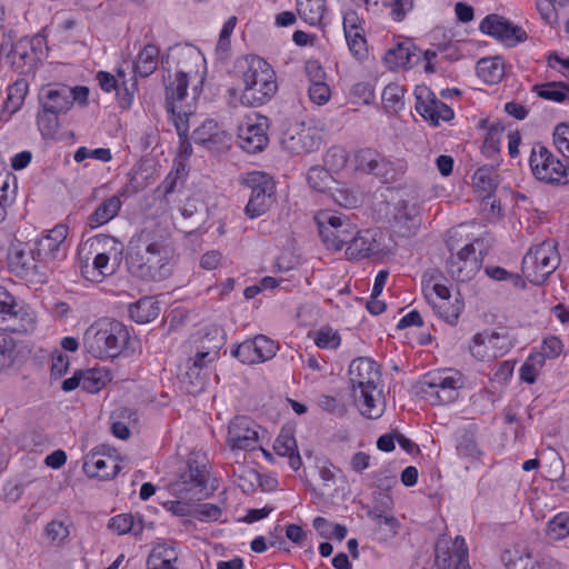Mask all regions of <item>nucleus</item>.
<instances>
[{"instance_id":"nucleus-1","label":"nucleus","mask_w":569,"mask_h":569,"mask_svg":"<svg viewBox=\"0 0 569 569\" xmlns=\"http://www.w3.org/2000/svg\"><path fill=\"white\" fill-rule=\"evenodd\" d=\"M129 271L143 281L160 282L168 279L176 264L174 250L143 229L129 241L127 252Z\"/></svg>"},{"instance_id":"nucleus-2","label":"nucleus","mask_w":569,"mask_h":569,"mask_svg":"<svg viewBox=\"0 0 569 569\" xmlns=\"http://www.w3.org/2000/svg\"><path fill=\"white\" fill-rule=\"evenodd\" d=\"M348 376L360 413L369 419L380 418L386 403L378 388L381 378L378 363L369 358H357L351 361Z\"/></svg>"},{"instance_id":"nucleus-3","label":"nucleus","mask_w":569,"mask_h":569,"mask_svg":"<svg viewBox=\"0 0 569 569\" xmlns=\"http://www.w3.org/2000/svg\"><path fill=\"white\" fill-rule=\"evenodd\" d=\"M178 70L173 79L169 74V81L166 84V109L174 124L179 137L188 133L189 131V113L182 108L178 107L181 102L189 86V77L193 73L191 64H198L201 60L200 53L192 48L181 49L179 52ZM197 73V71H194Z\"/></svg>"},{"instance_id":"nucleus-4","label":"nucleus","mask_w":569,"mask_h":569,"mask_svg":"<svg viewBox=\"0 0 569 569\" xmlns=\"http://www.w3.org/2000/svg\"><path fill=\"white\" fill-rule=\"evenodd\" d=\"M130 342V332L120 321L101 318L83 333L84 350L97 359H112L120 356Z\"/></svg>"},{"instance_id":"nucleus-5","label":"nucleus","mask_w":569,"mask_h":569,"mask_svg":"<svg viewBox=\"0 0 569 569\" xmlns=\"http://www.w3.org/2000/svg\"><path fill=\"white\" fill-rule=\"evenodd\" d=\"M242 72L243 89L240 102L246 107H259L272 99L278 91L276 71L264 59L258 56L246 58Z\"/></svg>"},{"instance_id":"nucleus-6","label":"nucleus","mask_w":569,"mask_h":569,"mask_svg":"<svg viewBox=\"0 0 569 569\" xmlns=\"http://www.w3.org/2000/svg\"><path fill=\"white\" fill-rule=\"evenodd\" d=\"M462 386L461 376L457 371L443 370L426 373L419 381L421 397L432 406L453 402Z\"/></svg>"},{"instance_id":"nucleus-7","label":"nucleus","mask_w":569,"mask_h":569,"mask_svg":"<svg viewBox=\"0 0 569 569\" xmlns=\"http://www.w3.org/2000/svg\"><path fill=\"white\" fill-rule=\"evenodd\" d=\"M560 260L555 240L543 241L525 254L522 273L531 283L540 286L558 268Z\"/></svg>"},{"instance_id":"nucleus-8","label":"nucleus","mask_w":569,"mask_h":569,"mask_svg":"<svg viewBox=\"0 0 569 569\" xmlns=\"http://www.w3.org/2000/svg\"><path fill=\"white\" fill-rule=\"evenodd\" d=\"M243 187L250 190L244 214L256 219L267 213L276 203V181L271 176L261 171L248 172L242 179Z\"/></svg>"},{"instance_id":"nucleus-9","label":"nucleus","mask_w":569,"mask_h":569,"mask_svg":"<svg viewBox=\"0 0 569 569\" xmlns=\"http://www.w3.org/2000/svg\"><path fill=\"white\" fill-rule=\"evenodd\" d=\"M315 220L322 242L329 250H341L356 233L357 226L343 213L320 210Z\"/></svg>"},{"instance_id":"nucleus-10","label":"nucleus","mask_w":569,"mask_h":569,"mask_svg":"<svg viewBox=\"0 0 569 569\" xmlns=\"http://www.w3.org/2000/svg\"><path fill=\"white\" fill-rule=\"evenodd\" d=\"M209 471L207 465L194 457H189L178 479L171 483V490L180 499L201 500L208 496Z\"/></svg>"},{"instance_id":"nucleus-11","label":"nucleus","mask_w":569,"mask_h":569,"mask_svg":"<svg viewBox=\"0 0 569 569\" xmlns=\"http://www.w3.org/2000/svg\"><path fill=\"white\" fill-rule=\"evenodd\" d=\"M529 166L536 179L548 184H568L569 166H565L545 146L537 143L531 150Z\"/></svg>"},{"instance_id":"nucleus-12","label":"nucleus","mask_w":569,"mask_h":569,"mask_svg":"<svg viewBox=\"0 0 569 569\" xmlns=\"http://www.w3.org/2000/svg\"><path fill=\"white\" fill-rule=\"evenodd\" d=\"M37 262L39 261L33 260L32 248L28 243L20 240L10 243L7 267L12 274L29 282L44 283L47 274L40 271Z\"/></svg>"},{"instance_id":"nucleus-13","label":"nucleus","mask_w":569,"mask_h":569,"mask_svg":"<svg viewBox=\"0 0 569 569\" xmlns=\"http://www.w3.org/2000/svg\"><path fill=\"white\" fill-rule=\"evenodd\" d=\"M456 234V230H450L448 232V239L446 240L447 247L451 252L447 261V269L453 279L460 282H467L478 273L482 260L477 257L473 243H467L453 253L457 248L453 242Z\"/></svg>"},{"instance_id":"nucleus-14","label":"nucleus","mask_w":569,"mask_h":569,"mask_svg":"<svg viewBox=\"0 0 569 569\" xmlns=\"http://www.w3.org/2000/svg\"><path fill=\"white\" fill-rule=\"evenodd\" d=\"M269 119L266 116L253 114L238 127V144L248 153L262 151L268 142Z\"/></svg>"},{"instance_id":"nucleus-15","label":"nucleus","mask_w":569,"mask_h":569,"mask_svg":"<svg viewBox=\"0 0 569 569\" xmlns=\"http://www.w3.org/2000/svg\"><path fill=\"white\" fill-rule=\"evenodd\" d=\"M281 144L290 153H310L319 149L321 137L315 128L300 123L289 127L282 133Z\"/></svg>"},{"instance_id":"nucleus-16","label":"nucleus","mask_w":569,"mask_h":569,"mask_svg":"<svg viewBox=\"0 0 569 569\" xmlns=\"http://www.w3.org/2000/svg\"><path fill=\"white\" fill-rule=\"evenodd\" d=\"M278 345L264 335L247 339L231 350V355L242 363L253 365L264 362L277 353Z\"/></svg>"},{"instance_id":"nucleus-17","label":"nucleus","mask_w":569,"mask_h":569,"mask_svg":"<svg viewBox=\"0 0 569 569\" xmlns=\"http://www.w3.org/2000/svg\"><path fill=\"white\" fill-rule=\"evenodd\" d=\"M258 441L257 425L250 418L238 416L230 421L227 445L232 451L254 450L258 447Z\"/></svg>"},{"instance_id":"nucleus-18","label":"nucleus","mask_w":569,"mask_h":569,"mask_svg":"<svg viewBox=\"0 0 569 569\" xmlns=\"http://www.w3.org/2000/svg\"><path fill=\"white\" fill-rule=\"evenodd\" d=\"M479 29L481 32L506 43L508 47H513L527 39V33L521 27L512 24L509 20L498 14L485 17L480 22Z\"/></svg>"},{"instance_id":"nucleus-19","label":"nucleus","mask_w":569,"mask_h":569,"mask_svg":"<svg viewBox=\"0 0 569 569\" xmlns=\"http://www.w3.org/2000/svg\"><path fill=\"white\" fill-rule=\"evenodd\" d=\"M68 236L66 224H57L47 234L36 240L32 247L33 260L49 263L64 256L62 252L63 243Z\"/></svg>"},{"instance_id":"nucleus-20","label":"nucleus","mask_w":569,"mask_h":569,"mask_svg":"<svg viewBox=\"0 0 569 569\" xmlns=\"http://www.w3.org/2000/svg\"><path fill=\"white\" fill-rule=\"evenodd\" d=\"M381 232L379 229H356L352 239L346 244V257L348 260H360L383 251L380 242Z\"/></svg>"},{"instance_id":"nucleus-21","label":"nucleus","mask_w":569,"mask_h":569,"mask_svg":"<svg viewBox=\"0 0 569 569\" xmlns=\"http://www.w3.org/2000/svg\"><path fill=\"white\" fill-rule=\"evenodd\" d=\"M219 353L218 346H214L208 350H198L193 358L189 359L188 369L186 371V378L189 379V383L193 386V389L189 392H198L203 390L207 385V375L202 373L207 369L209 363H212Z\"/></svg>"},{"instance_id":"nucleus-22","label":"nucleus","mask_w":569,"mask_h":569,"mask_svg":"<svg viewBox=\"0 0 569 569\" xmlns=\"http://www.w3.org/2000/svg\"><path fill=\"white\" fill-rule=\"evenodd\" d=\"M71 87L66 84H48L41 89L40 102L46 111L66 113L70 109Z\"/></svg>"},{"instance_id":"nucleus-23","label":"nucleus","mask_w":569,"mask_h":569,"mask_svg":"<svg viewBox=\"0 0 569 569\" xmlns=\"http://www.w3.org/2000/svg\"><path fill=\"white\" fill-rule=\"evenodd\" d=\"M416 111L432 124H439V121H449L453 118V110L435 94L429 100L422 98V91L416 93Z\"/></svg>"},{"instance_id":"nucleus-24","label":"nucleus","mask_w":569,"mask_h":569,"mask_svg":"<svg viewBox=\"0 0 569 569\" xmlns=\"http://www.w3.org/2000/svg\"><path fill=\"white\" fill-rule=\"evenodd\" d=\"M82 469L88 477L107 480L120 471V466L111 457H104L99 451L92 450L86 457Z\"/></svg>"},{"instance_id":"nucleus-25","label":"nucleus","mask_w":569,"mask_h":569,"mask_svg":"<svg viewBox=\"0 0 569 569\" xmlns=\"http://www.w3.org/2000/svg\"><path fill=\"white\" fill-rule=\"evenodd\" d=\"M420 60V51L411 42H399L385 54L390 69H410Z\"/></svg>"},{"instance_id":"nucleus-26","label":"nucleus","mask_w":569,"mask_h":569,"mask_svg":"<svg viewBox=\"0 0 569 569\" xmlns=\"http://www.w3.org/2000/svg\"><path fill=\"white\" fill-rule=\"evenodd\" d=\"M7 60L18 73L26 74L30 72L33 67V53L31 52L30 42L20 40L11 44Z\"/></svg>"},{"instance_id":"nucleus-27","label":"nucleus","mask_w":569,"mask_h":569,"mask_svg":"<svg viewBox=\"0 0 569 569\" xmlns=\"http://www.w3.org/2000/svg\"><path fill=\"white\" fill-rule=\"evenodd\" d=\"M96 256L92 263L88 260L81 261L80 270L84 279L91 282H101L107 276H111L114 272V268L110 266V257L104 253L94 251Z\"/></svg>"},{"instance_id":"nucleus-28","label":"nucleus","mask_w":569,"mask_h":569,"mask_svg":"<svg viewBox=\"0 0 569 569\" xmlns=\"http://www.w3.org/2000/svg\"><path fill=\"white\" fill-rule=\"evenodd\" d=\"M273 449L278 456L288 457L289 465L298 470L302 460L298 451L296 438L290 429H282L274 440Z\"/></svg>"},{"instance_id":"nucleus-29","label":"nucleus","mask_w":569,"mask_h":569,"mask_svg":"<svg viewBox=\"0 0 569 569\" xmlns=\"http://www.w3.org/2000/svg\"><path fill=\"white\" fill-rule=\"evenodd\" d=\"M122 202L119 196H111L103 200L88 218V224L91 229L101 227L118 216Z\"/></svg>"},{"instance_id":"nucleus-30","label":"nucleus","mask_w":569,"mask_h":569,"mask_svg":"<svg viewBox=\"0 0 569 569\" xmlns=\"http://www.w3.org/2000/svg\"><path fill=\"white\" fill-rule=\"evenodd\" d=\"M178 559L176 548L159 543L152 548L147 559L148 569H178L173 563Z\"/></svg>"},{"instance_id":"nucleus-31","label":"nucleus","mask_w":569,"mask_h":569,"mask_svg":"<svg viewBox=\"0 0 569 569\" xmlns=\"http://www.w3.org/2000/svg\"><path fill=\"white\" fill-rule=\"evenodd\" d=\"M467 549L451 551L449 542L439 540L435 548L436 565L439 569H459V563L465 560Z\"/></svg>"},{"instance_id":"nucleus-32","label":"nucleus","mask_w":569,"mask_h":569,"mask_svg":"<svg viewBox=\"0 0 569 569\" xmlns=\"http://www.w3.org/2000/svg\"><path fill=\"white\" fill-rule=\"evenodd\" d=\"M36 327V317L33 312L24 306H20L14 310L11 319L6 321L1 328L13 333H28Z\"/></svg>"},{"instance_id":"nucleus-33","label":"nucleus","mask_w":569,"mask_h":569,"mask_svg":"<svg viewBox=\"0 0 569 569\" xmlns=\"http://www.w3.org/2000/svg\"><path fill=\"white\" fill-rule=\"evenodd\" d=\"M477 74L483 82L496 84L505 76V66L500 57L482 58L476 66Z\"/></svg>"},{"instance_id":"nucleus-34","label":"nucleus","mask_w":569,"mask_h":569,"mask_svg":"<svg viewBox=\"0 0 569 569\" xmlns=\"http://www.w3.org/2000/svg\"><path fill=\"white\" fill-rule=\"evenodd\" d=\"M224 131L221 130L214 120H206L200 127L193 130L194 143L212 148L222 142Z\"/></svg>"},{"instance_id":"nucleus-35","label":"nucleus","mask_w":569,"mask_h":569,"mask_svg":"<svg viewBox=\"0 0 569 569\" xmlns=\"http://www.w3.org/2000/svg\"><path fill=\"white\" fill-rule=\"evenodd\" d=\"M159 53L160 50L157 46L146 44L133 62L134 72L143 78L152 74L158 67Z\"/></svg>"},{"instance_id":"nucleus-36","label":"nucleus","mask_w":569,"mask_h":569,"mask_svg":"<svg viewBox=\"0 0 569 569\" xmlns=\"http://www.w3.org/2000/svg\"><path fill=\"white\" fill-rule=\"evenodd\" d=\"M108 528L117 535L131 533L138 537L144 529V522L141 517L136 518L131 513H121L109 520Z\"/></svg>"},{"instance_id":"nucleus-37","label":"nucleus","mask_w":569,"mask_h":569,"mask_svg":"<svg viewBox=\"0 0 569 569\" xmlns=\"http://www.w3.org/2000/svg\"><path fill=\"white\" fill-rule=\"evenodd\" d=\"M160 308L157 301L151 297H144L129 306L130 318L140 325L148 323L156 319Z\"/></svg>"},{"instance_id":"nucleus-38","label":"nucleus","mask_w":569,"mask_h":569,"mask_svg":"<svg viewBox=\"0 0 569 569\" xmlns=\"http://www.w3.org/2000/svg\"><path fill=\"white\" fill-rule=\"evenodd\" d=\"M498 174L492 168L481 167L473 174L476 189L483 193L482 201L490 200L498 187Z\"/></svg>"},{"instance_id":"nucleus-39","label":"nucleus","mask_w":569,"mask_h":569,"mask_svg":"<svg viewBox=\"0 0 569 569\" xmlns=\"http://www.w3.org/2000/svg\"><path fill=\"white\" fill-rule=\"evenodd\" d=\"M327 0H297L298 12L310 26H319L326 12Z\"/></svg>"},{"instance_id":"nucleus-40","label":"nucleus","mask_w":569,"mask_h":569,"mask_svg":"<svg viewBox=\"0 0 569 569\" xmlns=\"http://www.w3.org/2000/svg\"><path fill=\"white\" fill-rule=\"evenodd\" d=\"M87 244L90 247V251H99V253H104L110 258H118L122 253V246L112 236L109 234H97L90 239H88Z\"/></svg>"},{"instance_id":"nucleus-41","label":"nucleus","mask_w":569,"mask_h":569,"mask_svg":"<svg viewBox=\"0 0 569 569\" xmlns=\"http://www.w3.org/2000/svg\"><path fill=\"white\" fill-rule=\"evenodd\" d=\"M429 305L436 311V313L449 325H456L458 318L463 309V302L460 299H456L455 302L450 300L436 301L429 299Z\"/></svg>"},{"instance_id":"nucleus-42","label":"nucleus","mask_w":569,"mask_h":569,"mask_svg":"<svg viewBox=\"0 0 569 569\" xmlns=\"http://www.w3.org/2000/svg\"><path fill=\"white\" fill-rule=\"evenodd\" d=\"M532 91L545 100L563 102L568 99L569 86L563 82H546L542 84H535Z\"/></svg>"},{"instance_id":"nucleus-43","label":"nucleus","mask_w":569,"mask_h":569,"mask_svg":"<svg viewBox=\"0 0 569 569\" xmlns=\"http://www.w3.org/2000/svg\"><path fill=\"white\" fill-rule=\"evenodd\" d=\"M405 91L403 87L398 83H389L385 87L381 99L383 107L388 112L398 113L403 109Z\"/></svg>"},{"instance_id":"nucleus-44","label":"nucleus","mask_w":569,"mask_h":569,"mask_svg":"<svg viewBox=\"0 0 569 569\" xmlns=\"http://www.w3.org/2000/svg\"><path fill=\"white\" fill-rule=\"evenodd\" d=\"M438 274V271L432 270L423 276V291L428 301L429 299H432V293L437 296V301L450 299V291L448 287L438 282H433Z\"/></svg>"},{"instance_id":"nucleus-45","label":"nucleus","mask_w":569,"mask_h":569,"mask_svg":"<svg viewBox=\"0 0 569 569\" xmlns=\"http://www.w3.org/2000/svg\"><path fill=\"white\" fill-rule=\"evenodd\" d=\"M547 535L558 541L569 536V513L559 512L548 521Z\"/></svg>"},{"instance_id":"nucleus-46","label":"nucleus","mask_w":569,"mask_h":569,"mask_svg":"<svg viewBox=\"0 0 569 569\" xmlns=\"http://www.w3.org/2000/svg\"><path fill=\"white\" fill-rule=\"evenodd\" d=\"M307 181L309 186L319 192H325L333 181L332 176L322 167L315 166L308 170Z\"/></svg>"},{"instance_id":"nucleus-47","label":"nucleus","mask_w":569,"mask_h":569,"mask_svg":"<svg viewBox=\"0 0 569 569\" xmlns=\"http://www.w3.org/2000/svg\"><path fill=\"white\" fill-rule=\"evenodd\" d=\"M28 91V84L24 80L16 81L8 88V96L6 99V108L11 112H16L23 103L24 97Z\"/></svg>"},{"instance_id":"nucleus-48","label":"nucleus","mask_w":569,"mask_h":569,"mask_svg":"<svg viewBox=\"0 0 569 569\" xmlns=\"http://www.w3.org/2000/svg\"><path fill=\"white\" fill-rule=\"evenodd\" d=\"M59 114L58 112L46 111L43 108L38 113L37 123L42 137L52 138L56 136L59 128Z\"/></svg>"},{"instance_id":"nucleus-49","label":"nucleus","mask_w":569,"mask_h":569,"mask_svg":"<svg viewBox=\"0 0 569 569\" xmlns=\"http://www.w3.org/2000/svg\"><path fill=\"white\" fill-rule=\"evenodd\" d=\"M380 152L371 148H363L355 153L356 169L371 174Z\"/></svg>"},{"instance_id":"nucleus-50","label":"nucleus","mask_w":569,"mask_h":569,"mask_svg":"<svg viewBox=\"0 0 569 569\" xmlns=\"http://www.w3.org/2000/svg\"><path fill=\"white\" fill-rule=\"evenodd\" d=\"M395 222L398 224L399 232L402 236L411 234L418 227V220L411 211H408L407 204H402L398 208V211L395 214Z\"/></svg>"},{"instance_id":"nucleus-51","label":"nucleus","mask_w":569,"mask_h":569,"mask_svg":"<svg viewBox=\"0 0 569 569\" xmlns=\"http://www.w3.org/2000/svg\"><path fill=\"white\" fill-rule=\"evenodd\" d=\"M107 380L108 375L99 369L84 371L82 389L89 393H96L106 386Z\"/></svg>"},{"instance_id":"nucleus-52","label":"nucleus","mask_w":569,"mask_h":569,"mask_svg":"<svg viewBox=\"0 0 569 569\" xmlns=\"http://www.w3.org/2000/svg\"><path fill=\"white\" fill-rule=\"evenodd\" d=\"M19 307L16 297L6 288L0 287V328L11 319L12 313Z\"/></svg>"},{"instance_id":"nucleus-53","label":"nucleus","mask_w":569,"mask_h":569,"mask_svg":"<svg viewBox=\"0 0 569 569\" xmlns=\"http://www.w3.org/2000/svg\"><path fill=\"white\" fill-rule=\"evenodd\" d=\"M486 274L496 281H507L509 280L513 287L523 289L526 287V282L518 273H512L501 267H487L485 269Z\"/></svg>"},{"instance_id":"nucleus-54","label":"nucleus","mask_w":569,"mask_h":569,"mask_svg":"<svg viewBox=\"0 0 569 569\" xmlns=\"http://www.w3.org/2000/svg\"><path fill=\"white\" fill-rule=\"evenodd\" d=\"M348 48L352 56L358 60H362L368 54L367 40L365 31L345 34Z\"/></svg>"},{"instance_id":"nucleus-55","label":"nucleus","mask_w":569,"mask_h":569,"mask_svg":"<svg viewBox=\"0 0 569 569\" xmlns=\"http://www.w3.org/2000/svg\"><path fill=\"white\" fill-rule=\"evenodd\" d=\"M371 174H375L376 177L381 178L388 182L396 180L398 170L392 161L388 160L380 153Z\"/></svg>"},{"instance_id":"nucleus-56","label":"nucleus","mask_w":569,"mask_h":569,"mask_svg":"<svg viewBox=\"0 0 569 569\" xmlns=\"http://www.w3.org/2000/svg\"><path fill=\"white\" fill-rule=\"evenodd\" d=\"M14 349V340L6 333H0V371L13 362Z\"/></svg>"},{"instance_id":"nucleus-57","label":"nucleus","mask_w":569,"mask_h":569,"mask_svg":"<svg viewBox=\"0 0 569 569\" xmlns=\"http://www.w3.org/2000/svg\"><path fill=\"white\" fill-rule=\"evenodd\" d=\"M44 533L52 543L59 546L68 538L70 532L62 521L52 520L46 526Z\"/></svg>"},{"instance_id":"nucleus-58","label":"nucleus","mask_w":569,"mask_h":569,"mask_svg":"<svg viewBox=\"0 0 569 569\" xmlns=\"http://www.w3.org/2000/svg\"><path fill=\"white\" fill-rule=\"evenodd\" d=\"M340 336L331 328H322L315 338L316 345L321 349H336L340 346Z\"/></svg>"},{"instance_id":"nucleus-59","label":"nucleus","mask_w":569,"mask_h":569,"mask_svg":"<svg viewBox=\"0 0 569 569\" xmlns=\"http://www.w3.org/2000/svg\"><path fill=\"white\" fill-rule=\"evenodd\" d=\"M221 515V508L214 503H201L193 508V518L199 521H217Z\"/></svg>"},{"instance_id":"nucleus-60","label":"nucleus","mask_w":569,"mask_h":569,"mask_svg":"<svg viewBox=\"0 0 569 569\" xmlns=\"http://www.w3.org/2000/svg\"><path fill=\"white\" fill-rule=\"evenodd\" d=\"M553 142L559 152L569 158V124L559 123L553 130Z\"/></svg>"},{"instance_id":"nucleus-61","label":"nucleus","mask_w":569,"mask_h":569,"mask_svg":"<svg viewBox=\"0 0 569 569\" xmlns=\"http://www.w3.org/2000/svg\"><path fill=\"white\" fill-rule=\"evenodd\" d=\"M562 349V341L556 336H550L543 339L540 351L538 352L547 360L559 357Z\"/></svg>"},{"instance_id":"nucleus-62","label":"nucleus","mask_w":569,"mask_h":569,"mask_svg":"<svg viewBox=\"0 0 569 569\" xmlns=\"http://www.w3.org/2000/svg\"><path fill=\"white\" fill-rule=\"evenodd\" d=\"M308 93H309V98H310L311 102H313L318 106H322V104L327 103L331 96L330 88L326 83V81L311 83L309 86Z\"/></svg>"},{"instance_id":"nucleus-63","label":"nucleus","mask_w":569,"mask_h":569,"mask_svg":"<svg viewBox=\"0 0 569 569\" xmlns=\"http://www.w3.org/2000/svg\"><path fill=\"white\" fill-rule=\"evenodd\" d=\"M458 455L465 458H476L481 451L475 438L470 435H463L457 445Z\"/></svg>"},{"instance_id":"nucleus-64","label":"nucleus","mask_w":569,"mask_h":569,"mask_svg":"<svg viewBox=\"0 0 569 569\" xmlns=\"http://www.w3.org/2000/svg\"><path fill=\"white\" fill-rule=\"evenodd\" d=\"M507 567L508 569H535L536 561H532L529 552L516 551L513 557L508 558Z\"/></svg>"}]
</instances>
